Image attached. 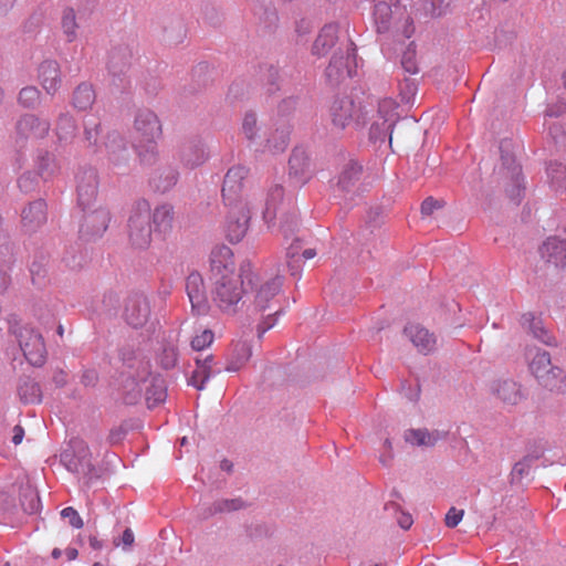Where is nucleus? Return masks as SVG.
I'll use <instances>...</instances> for the list:
<instances>
[{"mask_svg": "<svg viewBox=\"0 0 566 566\" xmlns=\"http://www.w3.org/2000/svg\"><path fill=\"white\" fill-rule=\"evenodd\" d=\"M11 283L9 268L4 263H0V294L4 293Z\"/></svg>", "mask_w": 566, "mask_h": 566, "instance_id": "de8ad7c7", "label": "nucleus"}, {"mask_svg": "<svg viewBox=\"0 0 566 566\" xmlns=\"http://www.w3.org/2000/svg\"><path fill=\"white\" fill-rule=\"evenodd\" d=\"M129 240L138 249L147 248L151 242V228L147 212H136L129 218Z\"/></svg>", "mask_w": 566, "mask_h": 566, "instance_id": "9d476101", "label": "nucleus"}, {"mask_svg": "<svg viewBox=\"0 0 566 566\" xmlns=\"http://www.w3.org/2000/svg\"><path fill=\"white\" fill-rule=\"evenodd\" d=\"M57 334H59L61 337L63 336V334H64V328H63V326H62V325H59V327H57Z\"/></svg>", "mask_w": 566, "mask_h": 566, "instance_id": "338daca9", "label": "nucleus"}, {"mask_svg": "<svg viewBox=\"0 0 566 566\" xmlns=\"http://www.w3.org/2000/svg\"><path fill=\"white\" fill-rule=\"evenodd\" d=\"M175 212L171 206H158L153 212V224L155 232L166 234L171 231Z\"/></svg>", "mask_w": 566, "mask_h": 566, "instance_id": "412c9836", "label": "nucleus"}, {"mask_svg": "<svg viewBox=\"0 0 566 566\" xmlns=\"http://www.w3.org/2000/svg\"><path fill=\"white\" fill-rule=\"evenodd\" d=\"M39 386L34 382H25L19 388V394L25 402H34L39 400Z\"/></svg>", "mask_w": 566, "mask_h": 566, "instance_id": "ea45409f", "label": "nucleus"}, {"mask_svg": "<svg viewBox=\"0 0 566 566\" xmlns=\"http://www.w3.org/2000/svg\"><path fill=\"white\" fill-rule=\"evenodd\" d=\"M276 318L273 317L272 314H269L268 317L258 326V333L261 337L266 331L272 328L275 325Z\"/></svg>", "mask_w": 566, "mask_h": 566, "instance_id": "8fccbe9b", "label": "nucleus"}, {"mask_svg": "<svg viewBox=\"0 0 566 566\" xmlns=\"http://www.w3.org/2000/svg\"><path fill=\"white\" fill-rule=\"evenodd\" d=\"M214 334L211 329H205L199 335H196L191 340V347L195 350H203L213 342Z\"/></svg>", "mask_w": 566, "mask_h": 566, "instance_id": "58836bf2", "label": "nucleus"}, {"mask_svg": "<svg viewBox=\"0 0 566 566\" xmlns=\"http://www.w3.org/2000/svg\"><path fill=\"white\" fill-rule=\"evenodd\" d=\"M289 139L290 129L289 127H283L282 129H276L271 137L265 139V147L272 153L283 151L289 145Z\"/></svg>", "mask_w": 566, "mask_h": 566, "instance_id": "473e14b6", "label": "nucleus"}, {"mask_svg": "<svg viewBox=\"0 0 566 566\" xmlns=\"http://www.w3.org/2000/svg\"><path fill=\"white\" fill-rule=\"evenodd\" d=\"M109 219V212L106 209H96L85 216L82 232L91 235H101L106 231Z\"/></svg>", "mask_w": 566, "mask_h": 566, "instance_id": "6ab92c4d", "label": "nucleus"}, {"mask_svg": "<svg viewBox=\"0 0 566 566\" xmlns=\"http://www.w3.org/2000/svg\"><path fill=\"white\" fill-rule=\"evenodd\" d=\"M66 554L70 559H74L77 556V551L75 548H69Z\"/></svg>", "mask_w": 566, "mask_h": 566, "instance_id": "e2e57ef3", "label": "nucleus"}, {"mask_svg": "<svg viewBox=\"0 0 566 566\" xmlns=\"http://www.w3.org/2000/svg\"><path fill=\"white\" fill-rule=\"evenodd\" d=\"M90 545L93 549H101L102 542L96 536H90Z\"/></svg>", "mask_w": 566, "mask_h": 566, "instance_id": "bf43d9fd", "label": "nucleus"}, {"mask_svg": "<svg viewBox=\"0 0 566 566\" xmlns=\"http://www.w3.org/2000/svg\"><path fill=\"white\" fill-rule=\"evenodd\" d=\"M61 25L67 42H73L77 38L78 24L74 9L66 8L63 10Z\"/></svg>", "mask_w": 566, "mask_h": 566, "instance_id": "2f4dec72", "label": "nucleus"}, {"mask_svg": "<svg viewBox=\"0 0 566 566\" xmlns=\"http://www.w3.org/2000/svg\"><path fill=\"white\" fill-rule=\"evenodd\" d=\"M284 190L281 186L275 185L270 188L265 199V210L263 217L268 223L276 218L279 206L282 203Z\"/></svg>", "mask_w": 566, "mask_h": 566, "instance_id": "a878e982", "label": "nucleus"}, {"mask_svg": "<svg viewBox=\"0 0 566 566\" xmlns=\"http://www.w3.org/2000/svg\"><path fill=\"white\" fill-rule=\"evenodd\" d=\"M541 254L549 263L556 266L566 268V240L549 238L541 248Z\"/></svg>", "mask_w": 566, "mask_h": 566, "instance_id": "a211bd4d", "label": "nucleus"}, {"mask_svg": "<svg viewBox=\"0 0 566 566\" xmlns=\"http://www.w3.org/2000/svg\"><path fill=\"white\" fill-rule=\"evenodd\" d=\"M438 436L427 430H409L406 433V441L416 446H433L438 441Z\"/></svg>", "mask_w": 566, "mask_h": 566, "instance_id": "f704fd0d", "label": "nucleus"}, {"mask_svg": "<svg viewBox=\"0 0 566 566\" xmlns=\"http://www.w3.org/2000/svg\"><path fill=\"white\" fill-rule=\"evenodd\" d=\"M186 291L191 304L192 313L196 315H206L209 312L208 301L203 277L198 272H192L186 281Z\"/></svg>", "mask_w": 566, "mask_h": 566, "instance_id": "0eeeda50", "label": "nucleus"}, {"mask_svg": "<svg viewBox=\"0 0 566 566\" xmlns=\"http://www.w3.org/2000/svg\"><path fill=\"white\" fill-rule=\"evenodd\" d=\"M291 174L295 176H304L307 171L310 161L302 150H294L289 160Z\"/></svg>", "mask_w": 566, "mask_h": 566, "instance_id": "c9c22d12", "label": "nucleus"}, {"mask_svg": "<svg viewBox=\"0 0 566 566\" xmlns=\"http://www.w3.org/2000/svg\"><path fill=\"white\" fill-rule=\"evenodd\" d=\"M97 187L98 178L95 170H84L77 176V200L84 209L96 199Z\"/></svg>", "mask_w": 566, "mask_h": 566, "instance_id": "9b49d317", "label": "nucleus"}, {"mask_svg": "<svg viewBox=\"0 0 566 566\" xmlns=\"http://www.w3.org/2000/svg\"><path fill=\"white\" fill-rule=\"evenodd\" d=\"M262 128L258 123V118L254 113H245L242 120V134L252 144H261L262 142Z\"/></svg>", "mask_w": 566, "mask_h": 566, "instance_id": "c85d7f7f", "label": "nucleus"}, {"mask_svg": "<svg viewBox=\"0 0 566 566\" xmlns=\"http://www.w3.org/2000/svg\"><path fill=\"white\" fill-rule=\"evenodd\" d=\"M22 226L25 231L32 232L46 222V205L43 200H35L23 208L21 213Z\"/></svg>", "mask_w": 566, "mask_h": 566, "instance_id": "dca6fc26", "label": "nucleus"}, {"mask_svg": "<svg viewBox=\"0 0 566 566\" xmlns=\"http://www.w3.org/2000/svg\"><path fill=\"white\" fill-rule=\"evenodd\" d=\"M316 255V251L314 249H306L303 251V258L306 260L313 259Z\"/></svg>", "mask_w": 566, "mask_h": 566, "instance_id": "680f3d73", "label": "nucleus"}, {"mask_svg": "<svg viewBox=\"0 0 566 566\" xmlns=\"http://www.w3.org/2000/svg\"><path fill=\"white\" fill-rule=\"evenodd\" d=\"M208 159V151L202 144H189L184 147L181 160L190 168L202 165Z\"/></svg>", "mask_w": 566, "mask_h": 566, "instance_id": "b1692460", "label": "nucleus"}, {"mask_svg": "<svg viewBox=\"0 0 566 566\" xmlns=\"http://www.w3.org/2000/svg\"><path fill=\"white\" fill-rule=\"evenodd\" d=\"M398 10L399 8L397 6L395 10H392L386 1H378L376 3L374 15L379 32L387 31L390 28L394 13Z\"/></svg>", "mask_w": 566, "mask_h": 566, "instance_id": "bb28decb", "label": "nucleus"}, {"mask_svg": "<svg viewBox=\"0 0 566 566\" xmlns=\"http://www.w3.org/2000/svg\"><path fill=\"white\" fill-rule=\"evenodd\" d=\"M361 171L363 167L357 161L349 160L340 171L338 185L343 189H348L359 179Z\"/></svg>", "mask_w": 566, "mask_h": 566, "instance_id": "7c9ffc66", "label": "nucleus"}, {"mask_svg": "<svg viewBox=\"0 0 566 566\" xmlns=\"http://www.w3.org/2000/svg\"><path fill=\"white\" fill-rule=\"evenodd\" d=\"M530 369L539 384L549 390H560L564 384V371L552 365L548 353L538 350L532 356L530 352Z\"/></svg>", "mask_w": 566, "mask_h": 566, "instance_id": "7ed1b4c3", "label": "nucleus"}, {"mask_svg": "<svg viewBox=\"0 0 566 566\" xmlns=\"http://www.w3.org/2000/svg\"><path fill=\"white\" fill-rule=\"evenodd\" d=\"M402 65L406 67V70L409 73H412V74L417 73V67H416L415 63H412L411 61H403Z\"/></svg>", "mask_w": 566, "mask_h": 566, "instance_id": "052dcab7", "label": "nucleus"}, {"mask_svg": "<svg viewBox=\"0 0 566 566\" xmlns=\"http://www.w3.org/2000/svg\"><path fill=\"white\" fill-rule=\"evenodd\" d=\"M135 148L143 164H151L157 156L156 140L161 136L158 117L151 111H140L135 118Z\"/></svg>", "mask_w": 566, "mask_h": 566, "instance_id": "f03ea898", "label": "nucleus"}, {"mask_svg": "<svg viewBox=\"0 0 566 566\" xmlns=\"http://www.w3.org/2000/svg\"><path fill=\"white\" fill-rule=\"evenodd\" d=\"M17 0H0V13L8 12L13 8Z\"/></svg>", "mask_w": 566, "mask_h": 566, "instance_id": "4d7b16f0", "label": "nucleus"}, {"mask_svg": "<svg viewBox=\"0 0 566 566\" xmlns=\"http://www.w3.org/2000/svg\"><path fill=\"white\" fill-rule=\"evenodd\" d=\"M492 394L504 405L515 406L523 399L521 386L510 378L495 380L491 387Z\"/></svg>", "mask_w": 566, "mask_h": 566, "instance_id": "f8f14e48", "label": "nucleus"}, {"mask_svg": "<svg viewBox=\"0 0 566 566\" xmlns=\"http://www.w3.org/2000/svg\"><path fill=\"white\" fill-rule=\"evenodd\" d=\"M97 135H98V126H95L94 128H86L85 129V137H86L87 142L90 143V145H95L96 144Z\"/></svg>", "mask_w": 566, "mask_h": 566, "instance_id": "864d4df0", "label": "nucleus"}, {"mask_svg": "<svg viewBox=\"0 0 566 566\" xmlns=\"http://www.w3.org/2000/svg\"><path fill=\"white\" fill-rule=\"evenodd\" d=\"M398 523L403 530H408L412 525V517L409 514L402 513L398 518Z\"/></svg>", "mask_w": 566, "mask_h": 566, "instance_id": "6e6d98bb", "label": "nucleus"}, {"mask_svg": "<svg viewBox=\"0 0 566 566\" xmlns=\"http://www.w3.org/2000/svg\"><path fill=\"white\" fill-rule=\"evenodd\" d=\"M239 507H240L239 501L232 500V501H224L223 507H221L220 510L231 511V510H238Z\"/></svg>", "mask_w": 566, "mask_h": 566, "instance_id": "13d9d810", "label": "nucleus"}, {"mask_svg": "<svg viewBox=\"0 0 566 566\" xmlns=\"http://www.w3.org/2000/svg\"><path fill=\"white\" fill-rule=\"evenodd\" d=\"M62 517L69 518L70 524L75 528L83 527V520L73 507H65L61 512Z\"/></svg>", "mask_w": 566, "mask_h": 566, "instance_id": "c03bdc74", "label": "nucleus"}, {"mask_svg": "<svg viewBox=\"0 0 566 566\" xmlns=\"http://www.w3.org/2000/svg\"><path fill=\"white\" fill-rule=\"evenodd\" d=\"M105 146L107 148L109 159L114 165H120L123 161H125L126 156H123L122 153L126 154L127 149L119 134H108Z\"/></svg>", "mask_w": 566, "mask_h": 566, "instance_id": "cd10ccee", "label": "nucleus"}, {"mask_svg": "<svg viewBox=\"0 0 566 566\" xmlns=\"http://www.w3.org/2000/svg\"><path fill=\"white\" fill-rule=\"evenodd\" d=\"M405 334L409 337L419 353L429 354L437 347V337L419 324H409L405 327Z\"/></svg>", "mask_w": 566, "mask_h": 566, "instance_id": "2eb2a0df", "label": "nucleus"}, {"mask_svg": "<svg viewBox=\"0 0 566 566\" xmlns=\"http://www.w3.org/2000/svg\"><path fill=\"white\" fill-rule=\"evenodd\" d=\"M19 104L25 108H33L40 102V91L35 86L23 87L18 97Z\"/></svg>", "mask_w": 566, "mask_h": 566, "instance_id": "e433bc0d", "label": "nucleus"}, {"mask_svg": "<svg viewBox=\"0 0 566 566\" xmlns=\"http://www.w3.org/2000/svg\"><path fill=\"white\" fill-rule=\"evenodd\" d=\"M438 208H440L439 201L432 197H429L421 203V213L424 216H430Z\"/></svg>", "mask_w": 566, "mask_h": 566, "instance_id": "09e8293b", "label": "nucleus"}, {"mask_svg": "<svg viewBox=\"0 0 566 566\" xmlns=\"http://www.w3.org/2000/svg\"><path fill=\"white\" fill-rule=\"evenodd\" d=\"M549 175L552 176V181L557 186L562 187L563 181L566 178V167L562 164H554L549 167Z\"/></svg>", "mask_w": 566, "mask_h": 566, "instance_id": "37998d69", "label": "nucleus"}, {"mask_svg": "<svg viewBox=\"0 0 566 566\" xmlns=\"http://www.w3.org/2000/svg\"><path fill=\"white\" fill-rule=\"evenodd\" d=\"M165 397H166V392L164 390H159L155 401H157V402L164 401Z\"/></svg>", "mask_w": 566, "mask_h": 566, "instance_id": "0e129e2a", "label": "nucleus"}, {"mask_svg": "<svg viewBox=\"0 0 566 566\" xmlns=\"http://www.w3.org/2000/svg\"><path fill=\"white\" fill-rule=\"evenodd\" d=\"M338 28L335 24H326L319 32L313 44V52L316 55L326 54L336 43Z\"/></svg>", "mask_w": 566, "mask_h": 566, "instance_id": "aec40b11", "label": "nucleus"}, {"mask_svg": "<svg viewBox=\"0 0 566 566\" xmlns=\"http://www.w3.org/2000/svg\"><path fill=\"white\" fill-rule=\"evenodd\" d=\"M23 497L28 501L27 503L24 501L22 502L23 510L29 514L36 513L40 507V499L38 494L34 491L29 490L23 494Z\"/></svg>", "mask_w": 566, "mask_h": 566, "instance_id": "a19ab883", "label": "nucleus"}, {"mask_svg": "<svg viewBox=\"0 0 566 566\" xmlns=\"http://www.w3.org/2000/svg\"><path fill=\"white\" fill-rule=\"evenodd\" d=\"M24 437V430L21 426H15L13 428V436H12V442L14 444H20Z\"/></svg>", "mask_w": 566, "mask_h": 566, "instance_id": "5fc2aeb1", "label": "nucleus"}, {"mask_svg": "<svg viewBox=\"0 0 566 566\" xmlns=\"http://www.w3.org/2000/svg\"><path fill=\"white\" fill-rule=\"evenodd\" d=\"M357 113L356 105L348 97L338 98L331 106L332 124L335 128L343 130L349 126Z\"/></svg>", "mask_w": 566, "mask_h": 566, "instance_id": "ddd939ff", "label": "nucleus"}, {"mask_svg": "<svg viewBox=\"0 0 566 566\" xmlns=\"http://www.w3.org/2000/svg\"><path fill=\"white\" fill-rule=\"evenodd\" d=\"M350 59V54L347 53L346 56L343 55H334L332 61L329 62L326 69V76L333 83H338L346 76H352V71L348 67V61Z\"/></svg>", "mask_w": 566, "mask_h": 566, "instance_id": "4be33fe9", "label": "nucleus"}, {"mask_svg": "<svg viewBox=\"0 0 566 566\" xmlns=\"http://www.w3.org/2000/svg\"><path fill=\"white\" fill-rule=\"evenodd\" d=\"M431 1V6H432V9H431V13L432 14H441L442 13V10L444 8H447L451 0H430Z\"/></svg>", "mask_w": 566, "mask_h": 566, "instance_id": "3c124183", "label": "nucleus"}, {"mask_svg": "<svg viewBox=\"0 0 566 566\" xmlns=\"http://www.w3.org/2000/svg\"><path fill=\"white\" fill-rule=\"evenodd\" d=\"M50 130V123L33 114H25L15 124L18 140H35L44 138Z\"/></svg>", "mask_w": 566, "mask_h": 566, "instance_id": "6e6552de", "label": "nucleus"}, {"mask_svg": "<svg viewBox=\"0 0 566 566\" xmlns=\"http://www.w3.org/2000/svg\"><path fill=\"white\" fill-rule=\"evenodd\" d=\"M532 332L536 338H538L541 342L549 345L552 344V336L548 334L547 331L541 325V322H535L532 327Z\"/></svg>", "mask_w": 566, "mask_h": 566, "instance_id": "49530a36", "label": "nucleus"}, {"mask_svg": "<svg viewBox=\"0 0 566 566\" xmlns=\"http://www.w3.org/2000/svg\"><path fill=\"white\" fill-rule=\"evenodd\" d=\"M125 319L133 327L143 326L149 318L150 307L144 296L128 298L125 306Z\"/></svg>", "mask_w": 566, "mask_h": 566, "instance_id": "4468645a", "label": "nucleus"}, {"mask_svg": "<svg viewBox=\"0 0 566 566\" xmlns=\"http://www.w3.org/2000/svg\"><path fill=\"white\" fill-rule=\"evenodd\" d=\"M231 207L227 221V237L231 242H239L248 231L250 212L244 203Z\"/></svg>", "mask_w": 566, "mask_h": 566, "instance_id": "1a4fd4ad", "label": "nucleus"}, {"mask_svg": "<svg viewBox=\"0 0 566 566\" xmlns=\"http://www.w3.org/2000/svg\"><path fill=\"white\" fill-rule=\"evenodd\" d=\"M562 84L564 90L566 91V70L562 74Z\"/></svg>", "mask_w": 566, "mask_h": 566, "instance_id": "69168bd1", "label": "nucleus"}, {"mask_svg": "<svg viewBox=\"0 0 566 566\" xmlns=\"http://www.w3.org/2000/svg\"><path fill=\"white\" fill-rule=\"evenodd\" d=\"M251 355V346L245 340H238L232 346L231 358L227 366V370H239L250 359Z\"/></svg>", "mask_w": 566, "mask_h": 566, "instance_id": "5701e85b", "label": "nucleus"}, {"mask_svg": "<svg viewBox=\"0 0 566 566\" xmlns=\"http://www.w3.org/2000/svg\"><path fill=\"white\" fill-rule=\"evenodd\" d=\"M258 281L259 277L256 276L254 285H250L254 287L253 307L255 311L263 313L266 310H272L276 304V297L281 292L283 279L275 276L261 283H258Z\"/></svg>", "mask_w": 566, "mask_h": 566, "instance_id": "39448f33", "label": "nucleus"}, {"mask_svg": "<svg viewBox=\"0 0 566 566\" xmlns=\"http://www.w3.org/2000/svg\"><path fill=\"white\" fill-rule=\"evenodd\" d=\"M56 172V165L54 159L49 156L42 157L39 164V174L48 179Z\"/></svg>", "mask_w": 566, "mask_h": 566, "instance_id": "79ce46f5", "label": "nucleus"}, {"mask_svg": "<svg viewBox=\"0 0 566 566\" xmlns=\"http://www.w3.org/2000/svg\"><path fill=\"white\" fill-rule=\"evenodd\" d=\"M135 537L134 533L130 528H126L122 536V543L126 547H130L134 544Z\"/></svg>", "mask_w": 566, "mask_h": 566, "instance_id": "603ef678", "label": "nucleus"}, {"mask_svg": "<svg viewBox=\"0 0 566 566\" xmlns=\"http://www.w3.org/2000/svg\"><path fill=\"white\" fill-rule=\"evenodd\" d=\"M248 176V169L243 166H234L226 174L222 197L228 206L242 203L243 181Z\"/></svg>", "mask_w": 566, "mask_h": 566, "instance_id": "423d86ee", "label": "nucleus"}, {"mask_svg": "<svg viewBox=\"0 0 566 566\" xmlns=\"http://www.w3.org/2000/svg\"><path fill=\"white\" fill-rule=\"evenodd\" d=\"M39 81L48 94H55L61 86V71L56 61L48 60L39 67Z\"/></svg>", "mask_w": 566, "mask_h": 566, "instance_id": "f3484780", "label": "nucleus"}, {"mask_svg": "<svg viewBox=\"0 0 566 566\" xmlns=\"http://www.w3.org/2000/svg\"><path fill=\"white\" fill-rule=\"evenodd\" d=\"M212 356L208 355L205 359L196 358L197 368L193 370L189 384L198 390L203 389L205 382L211 375Z\"/></svg>", "mask_w": 566, "mask_h": 566, "instance_id": "393cba45", "label": "nucleus"}, {"mask_svg": "<svg viewBox=\"0 0 566 566\" xmlns=\"http://www.w3.org/2000/svg\"><path fill=\"white\" fill-rule=\"evenodd\" d=\"M256 274L251 265L235 270L233 253L226 245L216 247L210 254L211 301L226 315H234L247 293V285H254Z\"/></svg>", "mask_w": 566, "mask_h": 566, "instance_id": "f257e3e1", "label": "nucleus"}, {"mask_svg": "<svg viewBox=\"0 0 566 566\" xmlns=\"http://www.w3.org/2000/svg\"><path fill=\"white\" fill-rule=\"evenodd\" d=\"M95 99V93L91 85L86 83L80 84L73 94L74 107L85 111L92 106Z\"/></svg>", "mask_w": 566, "mask_h": 566, "instance_id": "c756f323", "label": "nucleus"}, {"mask_svg": "<svg viewBox=\"0 0 566 566\" xmlns=\"http://www.w3.org/2000/svg\"><path fill=\"white\" fill-rule=\"evenodd\" d=\"M18 339L24 357L31 365L41 366L45 361L46 348L40 333L23 326L19 331Z\"/></svg>", "mask_w": 566, "mask_h": 566, "instance_id": "20e7f679", "label": "nucleus"}, {"mask_svg": "<svg viewBox=\"0 0 566 566\" xmlns=\"http://www.w3.org/2000/svg\"><path fill=\"white\" fill-rule=\"evenodd\" d=\"M397 104L391 98H385L379 103L378 112L382 116L385 123H389L387 129L391 127L396 119Z\"/></svg>", "mask_w": 566, "mask_h": 566, "instance_id": "4c0bfd02", "label": "nucleus"}, {"mask_svg": "<svg viewBox=\"0 0 566 566\" xmlns=\"http://www.w3.org/2000/svg\"><path fill=\"white\" fill-rule=\"evenodd\" d=\"M75 122L69 114H61L56 123V135L60 140H67L75 134Z\"/></svg>", "mask_w": 566, "mask_h": 566, "instance_id": "72a5a7b5", "label": "nucleus"}, {"mask_svg": "<svg viewBox=\"0 0 566 566\" xmlns=\"http://www.w3.org/2000/svg\"><path fill=\"white\" fill-rule=\"evenodd\" d=\"M464 515L463 510H458L455 507H451L446 514V525L448 527H455L462 521Z\"/></svg>", "mask_w": 566, "mask_h": 566, "instance_id": "a18cd8bd", "label": "nucleus"}, {"mask_svg": "<svg viewBox=\"0 0 566 566\" xmlns=\"http://www.w3.org/2000/svg\"><path fill=\"white\" fill-rule=\"evenodd\" d=\"M93 566H104V565H103V564H101V563H94V565H93Z\"/></svg>", "mask_w": 566, "mask_h": 566, "instance_id": "774afa93", "label": "nucleus"}]
</instances>
